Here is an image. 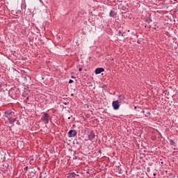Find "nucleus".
Masks as SVG:
<instances>
[{"label": "nucleus", "mask_w": 178, "mask_h": 178, "mask_svg": "<svg viewBox=\"0 0 178 178\" xmlns=\"http://www.w3.org/2000/svg\"><path fill=\"white\" fill-rule=\"evenodd\" d=\"M67 134H68V137L70 138L76 137V136H77V131H76L74 129H71L68 131Z\"/></svg>", "instance_id": "f257e3e1"}, {"label": "nucleus", "mask_w": 178, "mask_h": 178, "mask_svg": "<svg viewBox=\"0 0 178 178\" xmlns=\"http://www.w3.org/2000/svg\"><path fill=\"white\" fill-rule=\"evenodd\" d=\"M112 106L115 111H118V109L120 108V105H119V101H113L112 103Z\"/></svg>", "instance_id": "f03ea898"}, {"label": "nucleus", "mask_w": 178, "mask_h": 178, "mask_svg": "<svg viewBox=\"0 0 178 178\" xmlns=\"http://www.w3.org/2000/svg\"><path fill=\"white\" fill-rule=\"evenodd\" d=\"M43 120L46 124L49 123V114L45 113L43 115Z\"/></svg>", "instance_id": "7ed1b4c3"}, {"label": "nucleus", "mask_w": 178, "mask_h": 178, "mask_svg": "<svg viewBox=\"0 0 178 178\" xmlns=\"http://www.w3.org/2000/svg\"><path fill=\"white\" fill-rule=\"evenodd\" d=\"M88 138L90 141H94L95 138V134L94 133V131H90L88 134Z\"/></svg>", "instance_id": "20e7f679"}, {"label": "nucleus", "mask_w": 178, "mask_h": 178, "mask_svg": "<svg viewBox=\"0 0 178 178\" xmlns=\"http://www.w3.org/2000/svg\"><path fill=\"white\" fill-rule=\"evenodd\" d=\"M102 72H105V69H104L102 67L96 68L95 70V74H101V73H102Z\"/></svg>", "instance_id": "39448f33"}, {"label": "nucleus", "mask_w": 178, "mask_h": 178, "mask_svg": "<svg viewBox=\"0 0 178 178\" xmlns=\"http://www.w3.org/2000/svg\"><path fill=\"white\" fill-rule=\"evenodd\" d=\"M70 177H73V178H75L76 176H77V174H76L75 172H72L70 171V173H68Z\"/></svg>", "instance_id": "423d86ee"}, {"label": "nucleus", "mask_w": 178, "mask_h": 178, "mask_svg": "<svg viewBox=\"0 0 178 178\" xmlns=\"http://www.w3.org/2000/svg\"><path fill=\"white\" fill-rule=\"evenodd\" d=\"M116 12L113 11V10H111L109 13V16L110 17H115V16H116Z\"/></svg>", "instance_id": "0eeeda50"}, {"label": "nucleus", "mask_w": 178, "mask_h": 178, "mask_svg": "<svg viewBox=\"0 0 178 178\" xmlns=\"http://www.w3.org/2000/svg\"><path fill=\"white\" fill-rule=\"evenodd\" d=\"M6 118H9L10 115H12V111H7L4 113Z\"/></svg>", "instance_id": "6e6552de"}, {"label": "nucleus", "mask_w": 178, "mask_h": 178, "mask_svg": "<svg viewBox=\"0 0 178 178\" xmlns=\"http://www.w3.org/2000/svg\"><path fill=\"white\" fill-rule=\"evenodd\" d=\"M145 22H146L147 23H151V22H152V19L149 17H146L145 18Z\"/></svg>", "instance_id": "1a4fd4ad"}, {"label": "nucleus", "mask_w": 178, "mask_h": 178, "mask_svg": "<svg viewBox=\"0 0 178 178\" xmlns=\"http://www.w3.org/2000/svg\"><path fill=\"white\" fill-rule=\"evenodd\" d=\"M8 120H9L10 123H15V122H16V118H9Z\"/></svg>", "instance_id": "9d476101"}, {"label": "nucleus", "mask_w": 178, "mask_h": 178, "mask_svg": "<svg viewBox=\"0 0 178 178\" xmlns=\"http://www.w3.org/2000/svg\"><path fill=\"white\" fill-rule=\"evenodd\" d=\"M118 99H119V101H120V102H122V101H124V95H120L118 97Z\"/></svg>", "instance_id": "9b49d317"}, {"label": "nucleus", "mask_w": 178, "mask_h": 178, "mask_svg": "<svg viewBox=\"0 0 178 178\" xmlns=\"http://www.w3.org/2000/svg\"><path fill=\"white\" fill-rule=\"evenodd\" d=\"M170 145H173L174 147H176V143H175L174 140H170Z\"/></svg>", "instance_id": "f8f14e48"}, {"label": "nucleus", "mask_w": 178, "mask_h": 178, "mask_svg": "<svg viewBox=\"0 0 178 178\" xmlns=\"http://www.w3.org/2000/svg\"><path fill=\"white\" fill-rule=\"evenodd\" d=\"M119 35H121V37H123V33H122L121 31H119Z\"/></svg>", "instance_id": "ddd939ff"}, {"label": "nucleus", "mask_w": 178, "mask_h": 178, "mask_svg": "<svg viewBox=\"0 0 178 178\" xmlns=\"http://www.w3.org/2000/svg\"><path fill=\"white\" fill-rule=\"evenodd\" d=\"M76 144L77 145H80V141L78 140H76Z\"/></svg>", "instance_id": "4468645a"}, {"label": "nucleus", "mask_w": 178, "mask_h": 178, "mask_svg": "<svg viewBox=\"0 0 178 178\" xmlns=\"http://www.w3.org/2000/svg\"><path fill=\"white\" fill-rule=\"evenodd\" d=\"M72 83H73V80L70 79V81H69V84H72Z\"/></svg>", "instance_id": "2eb2a0df"}, {"label": "nucleus", "mask_w": 178, "mask_h": 178, "mask_svg": "<svg viewBox=\"0 0 178 178\" xmlns=\"http://www.w3.org/2000/svg\"><path fill=\"white\" fill-rule=\"evenodd\" d=\"M29 169V166H26L25 168H24V170H27Z\"/></svg>", "instance_id": "dca6fc26"}, {"label": "nucleus", "mask_w": 178, "mask_h": 178, "mask_svg": "<svg viewBox=\"0 0 178 178\" xmlns=\"http://www.w3.org/2000/svg\"><path fill=\"white\" fill-rule=\"evenodd\" d=\"M81 70H83L82 68H79V72H81Z\"/></svg>", "instance_id": "f3484780"}, {"label": "nucleus", "mask_w": 178, "mask_h": 178, "mask_svg": "<svg viewBox=\"0 0 178 178\" xmlns=\"http://www.w3.org/2000/svg\"><path fill=\"white\" fill-rule=\"evenodd\" d=\"M99 153L102 154V152H101V149L99 150Z\"/></svg>", "instance_id": "a211bd4d"}, {"label": "nucleus", "mask_w": 178, "mask_h": 178, "mask_svg": "<svg viewBox=\"0 0 178 178\" xmlns=\"http://www.w3.org/2000/svg\"><path fill=\"white\" fill-rule=\"evenodd\" d=\"M153 176H156V173H154V174H153Z\"/></svg>", "instance_id": "6ab92c4d"}, {"label": "nucleus", "mask_w": 178, "mask_h": 178, "mask_svg": "<svg viewBox=\"0 0 178 178\" xmlns=\"http://www.w3.org/2000/svg\"><path fill=\"white\" fill-rule=\"evenodd\" d=\"M64 105H67V103H64Z\"/></svg>", "instance_id": "aec40b11"}, {"label": "nucleus", "mask_w": 178, "mask_h": 178, "mask_svg": "<svg viewBox=\"0 0 178 178\" xmlns=\"http://www.w3.org/2000/svg\"><path fill=\"white\" fill-rule=\"evenodd\" d=\"M71 117H68V120H70Z\"/></svg>", "instance_id": "412c9836"}, {"label": "nucleus", "mask_w": 178, "mask_h": 178, "mask_svg": "<svg viewBox=\"0 0 178 178\" xmlns=\"http://www.w3.org/2000/svg\"><path fill=\"white\" fill-rule=\"evenodd\" d=\"M79 175H76V177H79Z\"/></svg>", "instance_id": "4be33fe9"}, {"label": "nucleus", "mask_w": 178, "mask_h": 178, "mask_svg": "<svg viewBox=\"0 0 178 178\" xmlns=\"http://www.w3.org/2000/svg\"><path fill=\"white\" fill-rule=\"evenodd\" d=\"M74 159H76V157L75 156V157L74 158Z\"/></svg>", "instance_id": "5701e85b"}, {"label": "nucleus", "mask_w": 178, "mask_h": 178, "mask_svg": "<svg viewBox=\"0 0 178 178\" xmlns=\"http://www.w3.org/2000/svg\"><path fill=\"white\" fill-rule=\"evenodd\" d=\"M26 99L29 100V97H26Z\"/></svg>", "instance_id": "b1692460"}, {"label": "nucleus", "mask_w": 178, "mask_h": 178, "mask_svg": "<svg viewBox=\"0 0 178 178\" xmlns=\"http://www.w3.org/2000/svg\"><path fill=\"white\" fill-rule=\"evenodd\" d=\"M142 113H144V111H142Z\"/></svg>", "instance_id": "393cba45"}, {"label": "nucleus", "mask_w": 178, "mask_h": 178, "mask_svg": "<svg viewBox=\"0 0 178 178\" xmlns=\"http://www.w3.org/2000/svg\"><path fill=\"white\" fill-rule=\"evenodd\" d=\"M72 96H73V94H71Z\"/></svg>", "instance_id": "a878e982"}, {"label": "nucleus", "mask_w": 178, "mask_h": 178, "mask_svg": "<svg viewBox=\"0 0 178 178\" xmlns=\"http://www.w3.org/2000/svg\"><path fill=\"white\" fill-rule=\"evenodd\" d=\"M175 1H177V0H174Z\"/></svg>", "instance_id": "bb28decb"}]
</instances>
